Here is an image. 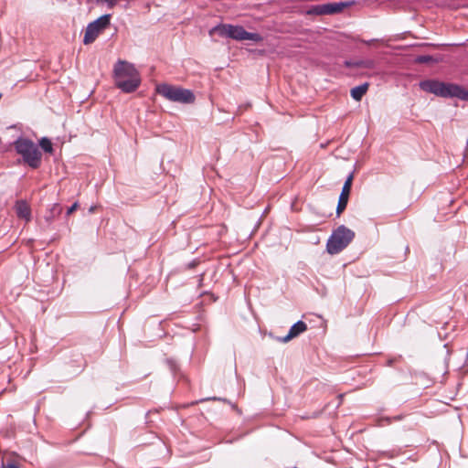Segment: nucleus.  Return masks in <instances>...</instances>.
I'll return each mask as SVG.
<instances>
[{
    "mask_svg": "<svg viewBox=\"0 0 468 468\" xmlns=\"http://www.w3.org/2000/svg\"><path fill=\"white\" fill-rule=\"evenodd\" d=\"M94 209H95V207H90V209H89V212L92 213L94 211Z\"/></svg>",
    "mask_w": 468,
    "mask_h": 468,
    "instance_id": "nucleus-21",
    "label": "nucleus"
},
{
    "mask_svg": "<svg viewBox=\"0 0 468 468\" xmlns=\"http://www.w3.org/2000/svg\"><path fill=\"white\" fill-rule=\"evenodd\" d=\"M344 65L347 68H362V69H374L376 62L374 59H357V60H346Z\"/></svg>",
    "mask_w": 468,
    "mask_h": 468,
    "instance_id": "nucleus-12",
    "label": "nucleus"
},
{
    "mask_svg": "<svg viewBox=\"0 0 468 468\" xmlns=\"http://www.w3.org/2000/svg\"><path fill=\"white\" fill-rule=\"evenodd\" d=\"M306 330L307 324L304 322L299 320L291 326L288 334L285 336L278 337L277 340L282 343H287L292 339L297 337L299 335L303 334Z\"/></svg>",
    "mask_w": 468,
    "mask_h": 468,
    "instance_id": "nucleus-10",
    "label": "nucleus"
},
{
    "mask_svg": "<svg viewBox=\"0 0 468 468\" xmlns=\"http://www.w3.org/2000/svg\"><path fill=\"white\" fill-rule=\"evenodd\" d=\"M229 26L230 24H218L208 30V35L210 37L218 35L220 37L229 38Z\"/></svg>",
    "mask_w": 468,
    "mask_h": 468,
    "instance_id": "nucleus-13",
    "label": "nucleus"
},
{
    "mask_svg": "<svg viewBox=\"0 0 468 468\" xmlns=\"http://www.w3.org/2000/svg\"><path fill=\"white\" fill-rule=\"evenodd\" d=\"M433 61V58L430 55H420L416 58L418 63H429Z\"/></svg>",
    "mask_w": 468,
    "mask_h": 468,
    "instance_id": "nucleus-16",
    "label": "nucleus"
},
{
    "mask_svg": "<svg viewBox=\"0 0 468 468\" xmlns=\"http://www.w3.org/2000/svg\"><path fill=\"white\" fill-rule=\"evenodd\" d=\"M392 420H401V417H400V416H396V417H394Z\"/></svg>",
    "mask_w": 468,
    "mask_h": 468,
    "instance_id": "nucleus-22",
    "label": "nucleus"
},
{
    "mask_svg": "<svg viewBox=\"0 0 468 468\" xmlns=\"http://www.w3.org/2000/svg\"><path fill=\"white\" fill-rule=\"evenodd\" d=\"M38 145L41 147V149L46 152L51 154L53 152V145L51 141L47 137H42L39 140Z\"/></svg>",
    "mask_w": 468,
    "mask_h": 468,
    "instance_id": "nucleus-15",
    "label": "nucleus"
},
{
    "mask_svg": "<svg viewBox=\"0 0 468 468\" xmlns=\"http://www.w3.org/2000/svg\"><path fill=\"white\" fill-rule=\"evenodd\" d=\"M16 213L18 218L30 221L31 219V209L27 203L24 200H19L16 203Z\"/></svg>",
    "mask_w": 468,
    "mask_h": 468,
    "instance_id": "nucleus-11",
    "label": "nucleus"
},
{
    "mask_svg": "<svg viewBox=\"0 0 468 468\" xmlns=\"http://www.w3.org/2000/svg\"><path fill=\"white\" fill-rule=\"evenodd\" d=\"M209 399H201V401H205V400H208ZM210 399H213V400H218L219 399L216 398V397H213L211 398Z\"/></svg>",
    "mask_w": 468,
    "mask_h": 468,
    "instance_id": "nucleus-20",
    "label": "nucleus"
},
{
    "mask_svg": "<svg viewBox=\"0 0 468 468\" xmlns=\"http://www.w3.org/2000/svg\"><path fill=\"white\" fill-rule=\"evenodd\" d=\"M368 89V83H363L361 85H358L356 87H354L351 90V97L355 101H360L362 97L366 94L367 90Z\"/></svg>",
    "mask_w": 468,
    "mask_h": 468,
    "instance_id": "nucleus-14",
    "label": "nucleus"
},
{
    "mask_svg": "<svg viewBox=\"0 0 468 468\" xmlns=\"http://www.w3.org/2000/svg\"><path fill=\"white\" fill-rule=\"evenodd\" d=\"M349 3L338 2V3H326L323 5H311L305 10V14L308 16H324V15H334L341 13L345 7L349 6Z\"/></svg>",
    "mask_w": 468,
    "mask_h": 468,
    "instance_id": "nucleus-7",
    "label": "nucleus"
},
{
    "mask_svg": "<svg viewBox=\"0 0 468 468\" xmlns=\"http://www.w3.org/2000/svg\"><path fill=\"white\" fill-rule=\"evenodd\" d=\"M353 180V175H349L346 178L343 187L341 194L338 198V203L336 207V215L339 216L346 207L348 202V197L351 189V184Z\"/></svg>",
    "mask_w": 468,
    "mask_h": 468,
    "instance_id": "nucleus-9",
    "label": "nucleus"
},
{
    "mask_svg": "<svg viewBox=\"0 0 468 468\" xmlns=\"http://www.w3.org/2000/svg\"><path fill=\"white\" fill-rule=\"evenodd\" d=\"M1 468H19V466L12 462H7V463L2 462Z\"/></svg>",
    "mask_w": 468,
    "mask_h": 468,
    "instance_id": "nucleus-17",
    "label": "nucleus"
},
{
    "mask_svg": "<svg viewBox=\"0 0 468 468\" xmlns=\"http://www.w3.org/2000/svg\"><path fill=\"white\" fill-rule=\"evenodd\" d=\"M156 92L170 101L182 104H191L196 100V96L191 90L167 83L157 85Z\"/></svg>",
    "mask_w": 468,
    "mask_h": 468,
    "instance_id": "nucleus-5",
    "label": "nucleus"
},
{
    "mask_svg": "<svg viewBox=\"0 0 468 468\" xmlns=\"http://www.w3.org/2000/svg\"><path fill=\"white\" fill-rule=\"evenodd\" d=\"M12 144L16 153L22 157L24 164L32 169H37L41 165L42 153L31 139L19 136Z\"/></svg>",
    "mask_w": 468,
    "mask_h": 468,
    "instance_id": "nucleus-3",
    "label": "nucleus"
},
{
    "mask_svg": "<svg viewBox=\"0 0 468 468\" xmlns=\"http://www.w3.org/2000/svg\"><path fill=\"white\" fill-rule=\"evenodd\" d=\"M167 362H168V364H169V366H170V368H171L172 370H176V365L172 360H170V359H169V360H167Z\"/></svg>",
    "mask_w": 468,
    "mask_h": 468,
    "instance_id": "nucleus-19",
    "label": "nucleus"
},
{
    "mask_svg": "<svg viewBox=\"0 0 468 468\" xmlns=\"http://www.w3.org/2000/svg\"><path fill=\"white\" fill-rule=\"evenodd\" d=\"M229 38L237 41L250 40L255 43L263 40L261 35L258 33L248 32L242 26L231 25L229 26Z\"/></svg>",
    "mask_w": 468,
    "mask_h": 468,
    "instance_id": "nucleus-8",
    "label": "nucleus"
},
{
    "mask_svg": "<svg viewBox=\"0 0 468 468\" xmlns=\"http://www.w3.org/2000/svg\"><path fill=\"white\" fill-rule=\"evenodd\" d=\"M420 88L426 92L442 98H458L468 101V90L455 83L443 82L437 80H425L420 82Z\"/></svg>",
    "mask_w": 468,
    "mask_h": 468,
    "instance_id": "nucleus-2",
    "label": "nucleus"
},
{
    "mask_svg": "<svg viewBox=\"0 0 468 468\" xmlns=\"http://www.w3.org/2000/svg\"><path fill=\"white\" fill-rule=\"evenodd\" d=\"M115 86L125 93L135 91L141 84V77L135 67L127 62L119 60L113 69Z\"/></svg>",
    "mask_w": 468,
    "mask_h": 468,
    "instance_id": "nucleus-1",
    "label": "nucleus"
},
{
    "mask_svg": "<svg viewBox=\"0 0 468 468\" xmlns=\"http://www.w3.org/2000/svg\"><path fill=\"white\" fill-rule=\"evenodd\" d=\"M466 144H467V147H468V140H467V142H466Z\"/></svg>",
    "mask_w": 468,
    "mask_h": 468,
    "instance_id": "nucleus-24",
    "label": "nucleus"
},
{
    "mask_svg": "<svg viewBox=\"0 0 468 468\" xmlns=\"http://www.w3.org/2000/svg\"><path fill=\"white\" fill-rule=\"evenodd\" d=\"M386 420H387V421H388V423H389V422H390V420H391V419H390V418H387Z\"/></svg>",
    "mask_w": 468,
    "mask_h": 468,
    "instance_id": "nucleus-23",
    "label": "nucleus"
},
{
    "mask_svg": "<svg viewBox=\"0 0 468 468\" xmlns=\"http://www.w3.org/2000/svg\"><path fill=\"white\" fill-rule=\"evenodd\" d=\"M79 204L77 202L73 203L67 210V215L71 214L73 211H75L78 207Z\"/></svg>",
    "mask_w": 468,
    "mask_h": 468,
    "instance_id": "nucleus-18",
    "label": "nucleus"
},
{
    "mask_svg": "<svg viewBox=\"0 0 468 468\" xmlns=\"http://www.w3.org/2000/svg\"><path fill=\"white\" fill-rule=\"evenodd\" d=\"M354 238L355 232L352 229L340 225L333 230L327 239L326 251L331 255L338 254L351 243Z\"/></svg>",
    "mask_w": 468,
    "mask_h": 468,
    "instance_id": "nucleus-4",
    "label": "nucleus"
},
{
    "mask_svg": "<svg viewBox=\"0 0 468 468\" xmlns=\"http://www.w3.org/2000/svg\"><path fill=\"white\" fill-rule=\"evenodd\" d=\"M111 17V14H105L97 18L96 20L89 23L84 34L83 43L85 45L93 43L99 36V34L110 26Z\"/></svg>",
    "mask_w": 468,
    "mask_h": 468,
    "instance_id": "nucleus-6",
    "label": "nucleus"
}]
</instances>
